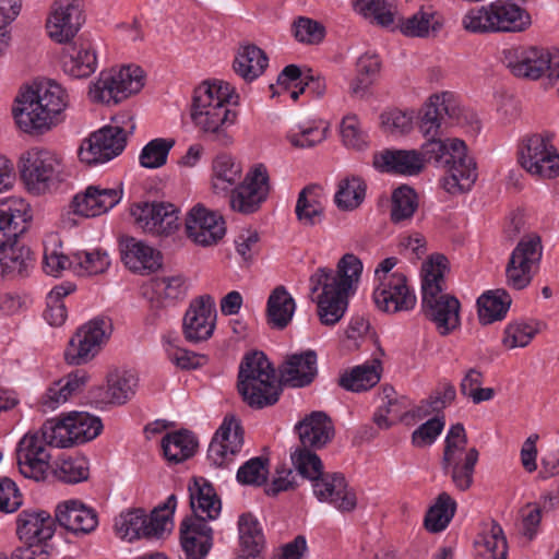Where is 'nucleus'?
Returning a JSON list of instances; mask_svg holds the SVG:
<instances>
[{
	"instance_id": "1",
	"label": "nucleus",
	"mask_w": 559,
	"mask_h": 559,
	"mask_svg": "<svg viewBox=\"0 0 559 559\" xmlns=\"http://www.w3.org/2000/svg\"><path fill=\"white\" fill-rule=\"evenodd\" d=\"M235 94L227 82H203L193 92L190 117L198 131L212 142L227 146L233 142L228 128L236 121L229 108Z\"/></svg>"
},
{
	"instance_id": "2",
	"label": "nucleus",
	"mask_w": 559,
	"mask_h": 559,
	"mask_svg": "<svg viewBox=\"0 0 559 559\" xmlns=\"http://www.w3.org/2000/svg\"><path fill=\"white\" fill-rule=\"evenodd\" d=\"M15 103L12 112L19 128L25 133L43 134L63 121L69 95L59 83L48 80L26 88Z\"/></svg>"
},
{
	"instance_id": "3",
	"label": "nucleus",
	"mask_w": 559,
	"mask_h": 559,
	"mask_svg": "<svg viewBox=\"0 0 559 559\" xmlns=\"http://www.w3.org/2000/svg\"><path fill=\"white\" fill-rule=\"evenodd\" d=\"M362 272L361 261L354 254H345L338 262L337 272L320 267L310 277L311 290L322 288L318 297V316L324 325L336 324L348 306V294Z\"/></svg>"
},
{
	"instance_id": "4",
	"label": "nucleus",
	"mask_w": 559,
	"mask_h": 559,
	"mask_svg": "<svg viewBox=\"0 0 559 559\" xmlns=\"http://www.w3.org/2000/svg\"><path fill=\"white\" fill-rule=\"evenodd\" d=\"M419 154L426 163H433L447 169L448 175L442 179L444 190L451 194L469 191L477 179V167L473 157L468 156L464 141L453 138H426Z\"/></svg>"
},
{
	"instance_id": "5",
	"label": "nucleus",
	"mask_w": 559,
	"mask_h": 559,
	"mask_svg": "<svg viewBox=\"0 0 559 559\" xmlns=\"http://www.w3.org/2000/svg\"><path fill=\"white\" fill-rule=\"evenodd\" d=\"M448 260L437 255L423 266L421 310L441 336H447L461 325L459 299L443 293Z\"/></svg>"
},
{
	"instance_id": "6",
	"label": "nucleus",
	"mask_w": 559,
	"mask_h": 559,
	"mask_svg": "<svg viewBox=\"0 0 559 559\" xmlns=\"http://www.w3.org/2000/svg\"><path fill=\"white\" fill-rule=\"evenodd\" d=\"M237 388L243 402L258 409L275 404L282 392L275 369L262 352H254L243 358Z\"/></svg>"
},
{
	"instance_id": "7",
	"label": "nucleus",
	"mask_w": 559,
	"mask_h": 559,
	"mask_svg": "<svg viewBox=\"0 0 559 559\" xmlns=\"http://www.w3.org/2000/svg\"><path fill=\"white\" fill-rule=\"evenodd\" d=\"M531 15L511 0H496L487 5L473 8L462 17V26L474 34L525 31Z\"/></svg>"
},
{
	"instance_id": "8",
	"label": "nucleus",
	"mask_w": 559,
	"mask_h": 559,
	"mask_svg": "<svg viewBox=\"0 0 559 559\" xmlns=\"http://www.w3.org/2000/svg\"><path fill=\"white\" fill-rule=\"evenodd\" d=\"M467 436L462 424L451 426L444 441L441 466L451 477L456 489L466 491L474 481L475 466L479 452L476 448H466Z\"/></svg>"
},
{
	"instance_id": "9",
	"label": "nucleus",
	"mask_w": 559,
	"mask_h": 559,
	"mask_svg": "<svg viewBox=\"0 0 559 559\" xmlns=\"http://www.w3.org/2000/svg\"><path fill=\"white\" fill-rule=\"evenodd\" d=\"M135 126L129 114H122L112 119V123L91 134L79 151L82 163L95 165L106 163L121 154L127 143L128 133Z\"/></svg>"
},
{
	"instance_id": "10",
	"label": "nucleus",
	"mask_w": 559,
	"mask_h": 559,
	"mask_svg": "<svg viewBox=\"0 0 559 559\" xmlns=\"http://www.w3.org/2000/svg\"><path fill=\"white\" fill-rule=\"evenodd\" d=\"M176 506L177 497L173 493L163 504L156 507L150 516L141 509L121 513L115 520L116 533L119 537L129 542L143 537H159L171 524Z\"/></svg>"
},
{
	"instance_id": "11",
	"label": "nucleus",
	"mask_w": 559,
	"mask_h": 559,
	"mask_svg": "<svg viewBox=\"0 0 559 559\" xmlns=\"http://www.w3.org/2000/svg\"><path fill=\"white\" fill-rule=\"evenodd\" d=\"M507 67L516 78L536 81L546 80V87L559 79V50L543 48L510 49L506 51Z\"/></svg>"
},
{
	"instance_id": "12",
	"label": "nucleus",
	"mask_w": 559,
	"mask_h": 559,
	"mask_svg": "<svg viewBox=\"0 0 559 559\" xmlns=\"http://www.w3.org/2000/svg\"><path fill=\"white\" fill-rule=\"evenodd\" d=\"M103 430L102 420L86 412H70L45 421L51 447L69 448L95 439Z\"/></svg>"
},
{
	"instance_id": "13",
	"label": "nucleus",
	"mask_w": 559,
	"mask_h": 559,
	"mask_svg": "<svg viewBox=\"0 0 559 559\" xmlns=\"http://www.w3.org/2000/svg\"><path fill=\"white\" fill-rule=\"evenodd\" d=\"M62 168L60 156L45 148L33 147L20 158L21 178L35 193H43L61 181Z\"/></svg>"
},
{
	"instance_id": "14",
	"label": "nucleus",
	"mask_w": 559,
	"mask_h": 559,
	"mask_svg": "<svg viewBox=\"0 0 559 559\" xmlns=\"http://www.w3.org/2000/svg\"><path fill=\"white\" fill-rule=\"evenodd\" d=\"M143 85L142 69L127 66L102 71L98 81L90 88V96L95 102L118 104L140 92Z\"/></svg>"
},
{
	"instance_id": "15",
	"label": "nucleus",
	"mask_w": 559,
	"mask_h": 559,
	"mask_svg": "<svg viewBox=\"0 0 559 559\" xmlns=\"http://www.w3.org/2000/svg\"><path fill=\"white\" fill-rule=\"evenodd\" d=\"M519 162L534 176L554 178L559 174V154L547 134L525 136L519 146Z\"/></svg>"
},
{
	"instance_id": "16",
	"label": "nucleus",
	"mask_w": 559,
	"mask_h": 559,
	"mask_svg": "<svg viewBox=\"0 0 559 559\" xmlns=\"http://www.w3.org/2000/svg\"><path fill=\"white\" fill-rule=\"evenodd\" d=\"M111 323L105 319H93L80 326L70 338L64 358L70 365H83L93 359L107 342Z\"/></svg>"
},
{
	"instance_id": "17",
	"label": "nucleus",
	"mask_w": 559,
	"mask_h": 559,
	"mask_svg": "<svg viewBox=\"0 0 559 559\" xmlns=\"http://www.w3.org/2000/svg\"><path fill=\"white\" fill-rule=\"evenodd\" d=\"M47 445L51 447L45 424L38 431L27 432L17 443L15 454L21 474L34 480H43L49 468L50 454Z\"/></svg>"
},
{
	"instance_id": "18",
	"label": "nucleus",
	"mask_w": 559,
	"mask_h": 559,
	"mask_svg": "<svg viewBox=\"0 0 559 559\" xmlns=\"http://www.w3.org/2000/svg\"><path fill=\"white\" fill-rule=\"evenodd\" d=\"M270 193V177L266 167L258 164L246 175L241 183L229 191V205L235 212L251 214L257 212Z\"/></svg>"
},
{
	"instance_id": "19",
	"label": "nucleus",
	"mask_w": 559,
	"mask_h": 559,
	"mask_svg": "<svg viewBox=\"0 0 559 559\" xmlns=\"http://www.w3.org/2000/svg\"><path fill=\"white\" fill-rule=\"evenodd\" d=\"M542 258V245L538 236L523 238L512 251L506 269L507 283L514 289L525 288L532 281V267Z\"/></svg>"
},
{
	"instance_id": "20",
	"label": "nucleus",
	"mask_w": 559,
	"mask_h": 559,
	"mask_svg": "<svg viewBox=\"0 0 559 559\" xmlns=\"http://www.w3.org/2000/svg\"><path fill=\"white\" fill-rule=\"evenodd\" d=\"M216 309L213 298L209 295L193 299L187 309L182 332L190 343H200L209 340L215 330Z\"/></svg>"
},
{
	"instance_id": "21",
	"label": "nucleus",
	"mask_w": 559,
	"mask_h": 559,
	"mask_svg": "<svg viewBox=\"0 0 559 559\" xmlns=\"http://www.w3.org/2000/svg\"><path fill=\"white\" fill-rule=\"evenodd\" d=\"M83 23V10L79 0H57L46 28L53 41L68 44L75 37Z\"/></svg>"
},
{
	"instance_id": "22",
	"label": "nucleus",
	"mask_w": 559,
	"mask_h": 559,
	"mask_svg": "<svg viewBox=\"0 0 559 559\" xmlns=\"http://www.w3.org/2000/svg\"><path fill=\"white\" fill-rule=\"evenodd\" d=\"M243 430L234 416L225 417L207 450L209 461L216 467H225L241 451Z\"/></svg>"
},
{
	"instance_id": "23",
	"label": "nucleus",
	"mask_w": 559,
	"mask_h": 559,
	"mask_svg": "<svg viewBox=\"0 0 559 559\" xmlns=\"http://www.w3.org/2000/svg\"><path fill=\"white\" fill-rule=\"evenodd\" d=\"M186 231L194 243L203 247L213 246L225 236V221L222 215L197 204L187 215Z\"/></svg>"
},
{
	"instance_id": "24",
	"label": "nucleus",
	"mask_w": 559,
	"mask_h": 559,
	"mask_svg": "<svg viewBox=\"0 0 559 559\" xmlns=\"http://www.w3.org/2000/svg\"><path fill=\"white\" fill-rule=\"evenodd\" d=\"M136 224L155 236H167L179 227L178 210L171 203L152 202L138 204L132 210Z\"/></svg>"
},
{
	"instance_id": "25",
	"label": "nucleus",
	"mask_w": 559,
	"mask_h": 559,
	"mask_svg": "<svg viewBox=\"0 0 559 559\" xmlns=\"http://www.w3.org/2000/svg\"><path fill=\"white\" fill-rule=\"evenodd\" d=\"M312 490L320 502H326L342 513L353 512L357 507L356 492L342 473L322 474L312 481Z\"/></svg>"
},
{
	"instance_id": "26",
	"label": "nucleus",
	"mask_w": 559,
	"mask_h": 559,
	"mask_svg": "<svg viewBox=\"0 0 559 559\" xmlns=\"http://www.w3.org/2000/svg\"><path fill=\"white\" fill-rule=\"evenodd\" d=\"M373 300L379 310L386 313L409 311L416 305V295L407 285L405 275L386 276L373 292Z\"/></svg>"
},
{
	"instance_id": "27",
	"label": "nucleus",
	"mask_w": 559,
	"mask_h": 559,
	"mask_svg": "<svg viewBox=\"0 0 559 559\" xmlns=\"http://www.w3.org/2000/svg\"><path fill=\"white\" fill-rule=\"evenodd\" d=\"M55 530V520L45 510L25 509L16 516V535L22 543L36 544L52 550L50 540Z\"/></svg>"
},
{
	"instance_id": "28",
	"label": "nucleus",
	"mask_w": 559,
	"mask_h": 559,
	"mask_svg": "<svg viewBox=\"0 0 559 559\" xmlns=\"http://www.w3.org/2000/svg\"><path fill=\"white\" fill-rule=\"evenodd\" d=\"M122 198L120 188H100L90 186L84 192L74 195L71 202L73 214L83 217H95L107 213L116 206Z\"/></svg>"
},
{
	"instance_id": "29",
	"label": "nucleus",
	"mask_w": 559,
	"mask_h": 559,
	"mask_svg": "<svg viewBox=\"0 0 559 559\" xmlns=\"http://www.w3.org/2000/svg\"><path fill=\"white\" fill-rule=\"evenodd\" d=\"M317 359L312 349L287 355L278 367L281 382L290 388L308 386L318 374Z\"/></svg>"
},
{
	"instance_id": "30",
	"label": "nucleus",
	"mask_w": 559,
	"mask_h": 559,
	"mask_svg": "<svg viewBox=\"0 0 559 559\" xmlns=\"http://www.w3.org/2000/svg\"><path fill=\"white\" fill-rule=\"evenodd\" d=\"M60 61L63 72L73 79L88 78L97 68L95 49L90 40L83 38L69 41L62 48Z\"/></svg>"
},
{
	"instance_id": "31",
	"label": "nucleus",
	"mask_w": 559,
	"mask_h": 559,
	"mask_svg": "<svg viewBox=\"0 0 559 559\" xmlns=\"http://www.w3.org/2000/svg\"><path fill=\"white\" fill-rule=\"evenodd\" d=\"M213 539V530L204 519L186 518L181 522L180 543L187 559H204Z\"/></svg>"
},
{
	"instance_id": "32",
	"label": "nucleus",
	"mask_w": 559,
	"mask_h": 559,
	"mask_svg": "<svg viewBox=\"0 0 559 559\" xmlns=\"http://www.w3.org/2000/svg\"><path fill=\"white\" fill-rule=\"evenodd\" d=\"M55 516L62 527L76 536L90 534L98 525L96 511L79 500L59 503Z\"/></svg>"
},
{
	"instance_id": "33",
	"label": "nucleus",
	"mask_w": 559,
	"mask_h": 559,
	"mask_svg": "<svg viewBox=\"0 0 559 559\" xmlns=\"http://www.w3.org/2000/svg\"><path fill=\"white\" fill-rule=\"evenodd\" d=\"M373 166L383 173L415 176L424 169L418 150L385 148L373 155Z\"/></svg>"
},
{
	"instance_id": "34",
	"label": "nucleus",
	"mask_w": 559,
	"mask_h": 559,
	"mask_svg": "<svg viewBox=\"0 0 559 559\" xmlns=\"http://www.w3.org/2000/svg\"><path fill=\"white\" fill-rule=\"evenodd\" d=\"M120 251L124 265L135 273L155 272L163 264V255L157 249L133 237L120 242Z\"/></svg>"
},
{
	"instance_id": "35",
	"label": "nucleus",
	"mask_w": 559,
	"mask_h": 559,
	"mask_svg": "<svg viewBox=\"0 0 559 559\" xmlns=\"http://www.w3.org/2000/svg\"><path fill=\"white\" fill-rule=\"evenodd\" d=\"M300 445L310 447L313 450L324 448L332 441L335 435L332 419L321 411H314L307 415L296 426Z\"/></svg>"
},
{
	"instance_id": "36",
	"label": "nucleus",
	"mask_w": 559,
	"mask_h": 559,
	"mask_svg": "<svg viewBox=\"0 0 559 559\" xmlns=\"http://www.w3.org/2000/svg\"><path fill=\"white\" fill-rule=\"evenodd\" d=\"M190 508L192 515L198 518L215 520L222 510V502L213 485L204 477H194L188 485Z\"/></svg>"
},
{
	"instance_id": "37",
	"label": "nucleus",
	"mask_w": 559,
	"mask_h": 559,
	"mask_svg": "<svg viewBox=\"0 0 559 559\" xmlns=\"http://www.w3.org/2000/svg\"><path fill=\"white\" fill-rule=\"evenodd\" d=\"M28 205L21 199L0 204V249L17 240L26 230Z\"/></svg>"
},
{
	"instance_id": "38",
	"label": "nucleus",
	"mask_w": 559,
	"mask_h": 559,
	"mask_svg": "<svg viewBox=\"0 0 559 559\" xmlns=\"http://www.w3.org/2000/svg\"><path fill=\"white\" fill-rule=\"evenodd\" d=\"M86 381L87 373L84 370H75L55 381L40 397L39 403L43 411H55L64 404L70 397L83 390Z\"/></svg>"
},
{
	"instance_id": "39",
	"label": "nucleus",
	"mask_w": 559,
	"mask_h": 559,
	"mask_svg": "<svg viewBox=\"0 0 559 559\" xmlns=\"http://www.w3.org/2000/svg\"><path fill=\"white\" fill-rule=\"evenodd\" d=\"M457 111L459 108L450 93L430 96L420 117V132L425 138L438 135L443 117L456 118Z\"/></svg>"
},
{
	"instance_id": "40",
	"label": "nucleus",
	"mask_w": 559,
	"mask_h": 559,
	"mask_svg": "<svg viewBox=\"0 0 559 559\" xmlns=\"http://www.w3.org/2000/svg\"><path fill=\"white\" fill-rule=\"evenodd\" d=\"M34 265V253L19 239L0 249V281L27 276Z\"/></svg>"
},
{
	"instance_id": "41",
	"label": "nucleus",
	"mask_w": 559,
	"mask_h": 559,
	"mask_svg": "<svg viewBox=\"0 0 559 559\" xmlns=\"http://www.w3.org/2000/svg\"><path fill=\"white\" fill-rule=\"evenodd\" d=\"M394 25L404 36L427 38L441 31L443 20L431 7H421L411 16L397 19Z\"/></svg>"
},
{
	"instance_id": "42",
	"label": "nucleus",
	"mask_w": 559,
	"mask_h": 559,
	"mask_svg": "<svg viewBox=\"0 0 559 559\" xmlns=\"http://www.w3.org/2000/svg\"><path fill=\"white\" fill-rule=\"evenodd\" d=\"M240 550L236 559H261L264 534L258 519L252 513H242L238 519Z\"/></svg>"
},
{
	"instance_id": "43",
	"label": "nucleus",
	"mask_w": 559,
	"mask_h": 559,
	"mask_svg": "<svg viewBox=\"0 0 559 559\" xmlns=\"http://www.w3.org/2000/svg\"><path fill=\"white\" fill-rule=\"evenodd\" d=\"M136 378L130 372H110L107 377V385L98 388L95 393L97 402L104 404H124L134 395Z\"/></svg>"
},
{
	"instance_id": "44",
	"label": "nucleus",
	"mask_w": 559,
	"mask_h": 559,
	"mask_svg": "<svg viewBox=\"0 0 559 559\" xmlns=\"http://www.w3.org/2000/svg\"><path fill=\"white\" fill-rule=\"evenodd\" d=\"M296 302L288 290L280 285L267 298L266 322L272 329L284 330L292 321Z\"/></svg>"
},
{
	"instance_id": "45",
	"label": "nucleus",
	"mask_w": 559,
	"mask_h": 559,
	"mask_svg": "<svg viewBox=\"0 0 559 559\" xmlns=\"http://www.w3.org/2000/svg\"><path fill=\"white\" fill-rule=\"evenodd\" d=\"M242 168L228 154H219L212 164L211 187L216 194H228L230 189L241 178Z\"/></svg>"
},
{
	"instance_id": "46",
	"label": "nucleus",
	"mask_w": 559,
	"mask_h": 559,
	"mask_svg": "<svg viewBox=\"0 0 559 559\" xmlns=\"http://www.w3.org/2000/svg\"><path fill=\"white\" fill-rule=\"evenodd\" d=\"M269 63L265 52L255 45L241 46L235 57L233 68L247 82L258 79Z\"/></svg>"
},
{
	"instance_id": "47",
	"label": "nucleus",
	"mask_w": 559,
	"mask_h": 559,
	"mask_svg": "<svg viewBox=\"0 0 559 559\" xmlns=\"http://www.w3.org/2000/svg\"><path fill=\"white\" fill-rule=\"evenodd\" d=\"M512 302L509 293L502 288L488 290L477 299L478 319L481 324L502 320Z\"/></svg>"
},
{
	"instance_id": "48",
	"label": "nucleus",
	"mask_w": 559,
	"mask_h": 559,
	"mask_svg": "<svg viewBox=\"0 0 559 559\" xmlns=\"http://www.w3.org/2000/svg\"><path fill=\"white\" fill-rule=\"evenodd\" d=\"M478 559H507L508 545L502 527L491 522L475 542Z\"/></svg>"
},
{
	"instance_id": "49",
	"label": "nucleus",
	"mask_w": 559,
	"mask_h": 559,
	"mask_svg": "<svg viewBox=\"0 0 559 559\" xmlns=\"http://www.w3.org/2000/svg\"><path fill=\"white\" fill-rule=\"evenodd\" d=\"M197 447V439L187 430L169 432L162 440L164 456L173 463H180L191 457Z\"/></svg>"
},
{
	"instance_id": "50",
	"label": "nucleus",
	"mask_w": 559,
	"mask_h": 559,
	"mask_svg": "<svg viewBox=\"0 0 559 559\" xmlns=\"http://www.w3.org/2000/svg\"><path fill=\"white\" fill-rule=\"evenodd\" d=\"M383 393V403L373 414V421L380 429H389L407 415L408 404L404 397H394L395 392L392 388H384Z\"/></svg>"
},
{
	"instance_id": "51",
	"label": "nucleus",
	"mask_w": 559,
	"mask_h": 559,
	"mask_svg": "<svg viewBox=\"0 0 559 559\" xmlns=\"http://www.w3.org/2000/svg\"><path fill=\"white\" fill-rule=\"evenodd\" d=\"M381 62L376 53L360 56L356 63V76L349 85L352 95L362 97L377 79Z\"/></svg>"
},
{
	"instance_id": "52",
	"label": "nucleus",
	"mask_w": 559,
	"mask_h": 559,
	"mask_svg": "<svg viewBox=\"0 0 559 559\" xmlns=\"http://www.w3.org/2000/svg\"><path fill=\"white\" fill-rule=\"evenodd\" d=\"M318 190V186H307L298 195L295 213L298 221L306 226H314L322 219L323 206Z\"/></svg>"
},
{
	"instance_id": "53",
	"label": "nucleus",
	"mask_w": 559,
	"mask_h": 559,
	"mask_svg": "<svg viewBox=\"0 0 559 559\" xmlns=\"http://www.w3.org/2000/svg\"><path fill=\"white\" fill-rule=\"evenodd\" d=\"M353 9L364 19L381 27H391L395 23L392 4L385 0H352Z\"/></svg>"
},
{
	"instance_id": "54",
	"label": "nucleus",
	"mask_w": 559,
	"mask_h": 559,
	"mask_svg": "<svg viewBox=\"0 0 559 559\" xmlns=\"http://www.w3.org/2000/svg\"><path fill=\"white\" fill-rule=\"evenodd\" d=\"M456 511L455 500L445 491L441 492L436 503L429 509L425 518V527L431 533H439L447 528Z\"/></svg>"
},
{
	"instance_id": "55",
	"label": "nucleus",
	"mask_w": 559,
	"mask_h": 559,
	"mask_svg": "<svg viewBox=\"0 0 559 559\" xmlns=\"http://www.w3.org/2000/svg\"><path fill=\"white\" fill-rule=\"evenodd\" d=\"M379 365H360L345 372L340 378V385L347 391L361 392L374 386L380 381Z\"/></svg>"
},
{
	"instance_id": "56",
	"label": "nucleus",
	"mask_w": 559,
	"mask_h": 559,
	"mask_svg": "<svg viewBox=\"0 0 559 559\" xmlns=\"http://www.w3.org/2000/svg\"><path fill=\"white\" fill-rule=\"evenodd\" d=\"M75 290V285L72 283H63L55 286L47 296V308L44 317L47 322L52 326L62 325L68 317L67 307L63 298Z\"/></svg>"
},
{
	"instance_id": "57",
	"label": "nucleus",
	"mask_w": 559,
	"mask_h": 559,
	"mask_svg": "<svg viewBox=\"0 0 559 559\" xmlns=\"http://www.w3.org/2000/svg\"><path fill=\"white\" fill-rule=\"evenodd\" d=\"M366 195V183L358 177L340 181L334 200L338 209L352 211L358 207Z\"/></svg>"
},
{
	"instance_id": "58",
	"label": "nucleus",
	"mask_w": 559,
	"mask_h": 559,
	"mask_svg": "<svg viewBox=\"0 0 559 559\" xmlns=\"http://www.w3.org/2000/svg\"><path fill=\"white\" fill-rule=\"evenodd\" d=\"M312 450L310 447L300 445L290 455L293 465L298 474L311 483L324 474L323 463Z\"/></svg>"
},
{
	"instance_id": "59",
	"label": "nucleus",
	"mask_w": 559,
	"mask_h": 559,
	"mask_svg": "<svg viewBox=\"0 0 559 559\" xmlns=\"http://www.w3.org/2000/svg\"><path fill=\"white\" fill-rule=\"evenodd\" d=\"M186 281L182 276L159 277L153 281V292L163 306L173 305L185 298Z\"/></svg>"
},
{
	"instance_id": "60",
	"label": "nucleus",
	"mask_w": 559,
	"mask_h": 559,
	"mask_svg": "<svg viewBox=\"0 0 559 559\" xmlns=\"http://www.w3.org/2000/svg\"><path fill=\"white\" fill-rule=\"evenodd\" d=\"M417 206V194L415 190L407 186L399 187L392 194V222L401 223L409 219L414 215Z\"/></svg>"
},
{
	"instance_id": "61",
	"label": "nucleus",
	"mask_w": 559,
	"mask_h": 559,
	"mask_svg": "<svg viewBox=\"0 0 559 559\" xmlns=\"http://www.w3.org/2000/svg\"><path fill=\"white\" fill-rule=\"evenodd\" d=\"M174 145V139L157 138L150 141L140 154L141 166L145 168H159L164 166Z\"/></svg>"
},
{
	"instance_id": "62",
	"label": "nucleus",
	"mask_w": 559,
	"mask_h": 559,
	"mask_svg": "<svg viewBox=\"0 0 559 559\" xmlns=\"http://www.w3.org/2000/svg\"><path fill=\"white\" fill-rule=\"evenodd\" d=\"M61 250V243L57 237H51L45 245L43 267L51 276H60L61 273L73 264Z\"/></svg>"
},
{
	"instance_id": "63",
	"label": "nucleus",
	"mask_w": 559,
	"mask_h": 559,
	"mask_svg": "<svg viewBox=\"0 0 559 559\" xmlns=\"http://www.w3.org/2000/svg\"><path fill=\"white\" fill-rule=\"evenodd\" d=\"M294 37L306 45H319L325 37V27L319 21L307 16H298L292 24Z\"/></svg>"
},
{
	"instance_id": "64",
	"label": "nucleus",
	"mask_w": 559,
	"mask_h": 559,
	"mask_svg": "<svg viewBox=\"0 0 559 559\" xmlns=\"http://www.w3.org/2000/svg\"><path fill=\"white\" fill-rule=\"evenodd\" d=\"M269 461L255 456L242 464L237 472V480L242 485L262 486L266 483L269 475Z\"/></svg>"
}]
</instances>
